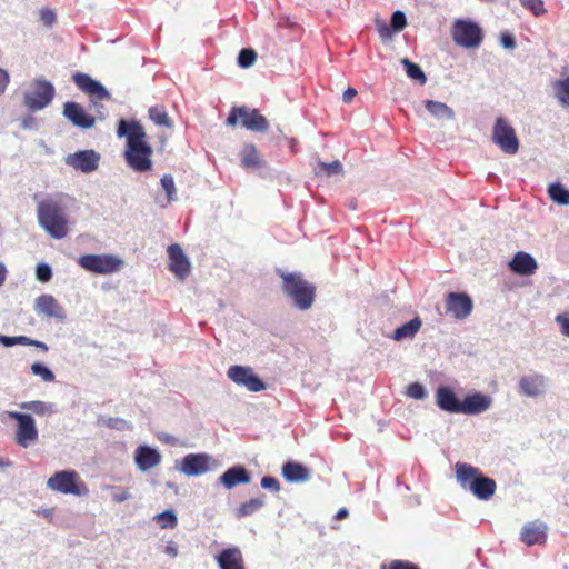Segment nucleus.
Returning a JSON list of instances; mask_svg holds the SVG:
<instances>
[{
  "mask_svg": "<svg viewBox=\"0 0 569 569\" xmlns=\"http://www.w3.org/2000/svg\"><path fill=\"white\" fill-rule=\"evenodd\" d=\"M117 136L126 139L123 157L128 167L134 172L150 171L153 149L147 141L143 126L136 119L121 118L117 124Z\"/></svg>",
  "mask_w": 569,
  "mask_h": 569,
  "instance_id": "f257e3e1",
  "label": "nucleus"
},
{
  "mask_svg": "<svg viewBox=\"0 0 569 569\" xmlns=\"http://www.w3.org/2000/svg\"><path fill=\"white\" fill-rule=\"evenodd\" d=\"M455 477L463 491L470 492L479 500L488 501L496 492L495 479L486 476L478 467L470 463L456 462Z\"/></svg>",
  "mask_w": 569,
  "mask_h": 569,
  "instance_id": "f03ea898",
  "label": "nucleus"
},
{
  "mask_svg": "<svg viewBox=\"0 0 569 569\" xmlns=\"http://www.w3.org/2000/svg\"><path fill=\"white\" fill-rule=\"evenodd\" d=\"M39 226L53 239H63L68 234L66 206L58 197H47L37 206Z\"/></svg>",
  "mask_w": 569,
  "mask_h": 569,
  "instance_id": "7ed1b4c3",
  "label": "nucleus"
},
{
  "mask_svg": "<svg viewBox=\"0 0 569 569\" xmlns=\"http://www.w3.org/2000/svg\"><path fill=\"white\" fill-rule=\"evenodd\" d=\"M282 280L281 290L290 303L298 310L310 309L316 299V287L303 278L301 272L276 269Z\"/></svg>",
  "mask_w": 569,
  "mask_h": 569,
  "instance_id": "20e7f679",
  "label": "nucleus"
},
{
  "mask_svg": "<svg viewBox=\"0 0 569 569\" xmlns=\"http://www.w3.org/2000/svg\"><path fill=\"white\" fill-rule=\"evenodd\" d=\"M72 80L83 93L89 96L90 108L94 110V112L99 116V119H106L108 110L101 103V101L111 99V94L107 88L100 81L93 79L90 74L84 72L73 73Z\"/></svg>",
  "mask_w": 569,
  "mask_h": 569,
  "instance_id": "39448f33",
  "label": "nucleus"
},
{
  "mask_svg": "<svg viewBox=\"0 0 569 569\" xmlns=\"http://www.w3.org/2000/svg\"><path fill=\"white\" fill-rule=\"evenodd\" d=\"M56 96V89L52 82L44 78H36L30 90L23 93V104L31 111L37 112L47 108Z\"/></svg>",
  "mask_w": 569,
  "mask_h": 569,
  "instance_id": "423d86ee",
  "label": "nucleus"
},
{
  "mask_svg": "<svg viewBox=\"0 0 569 569\" xmlns=\"http://www.w3.org/2000/svg\"><path fill=\"white\" fill-rule=\"evenodd\" d=\"M47 487L57 492L78 497L86 496L89 491L74 470L57 471L48 479Z\"/></svg>",
  "mask_w": 569,
  "mask_h": 569,
  "instance_id": "0eeeda50",
  "label": "nucleus"
},
{
  "mask_svg": "<svg viewBox=\"0 0 569 569\" xmlns=\"http://www.w3.org/2000/svg\"><path fill=\"white\" fill-rule=\"evenodd\" d=\"M453 41L466 49L478 48L483 40V31L479 23L458 19L451 30Z\"/></svg>",
  "mask_w": 569,
  "mask_h": 569,
  "instance_id": "6e6552de",
  "label": "nucleus"
},
{
  "mask_svg": "<svg viewBox=\"0 0 569 569\" xmlns=\"http://www.w3.org/2000/svg\"><path fill=\"white\" fill-rule=\"evenodd\" d=\"M123 260L113 254H83L78 259V264L87 271L109 274L119 271L123 266Z\"/></svg>",
  "mask_w": 569,
  "mask_h": 569,
  "instance_id": "1a4fd4ad",
  "label": "nucleus"
},
{
  "mask_svg": "<svg viewBox=\"0 0 569 569\" xmlns=\"http://www.w3.org/2000/svg\"><path fill=\"white\" fill-rule=\"evenodd\" d=\"M213 458L206 452L188 453L176 461V470L187 477H200L212 470Z\"/></svg>",
  "mask_w": 569,
  "mask_h": 569,
  "instance_id": "9d476101",
  "label": "nucleus"
},
{
  "mask_svg": "<svg viewBox=\"0 0 569 569\" xmlns=\"http://www.w3.org/2000/svg\"><path fill=\"white\" fill-rule=\"evenodd\" d=\"M8 416L17 421L16 441L20 447L28 448L38 440L39 432L31 415L9 411Z\"/></svg>",
  "mask_w": 569,
  "mask_h": 569,
  "instance_id": "9b49d317",
  "label": "nucleus"
},
{
  "mask_svg": "<svg viewBox=\"0 0 569 569\" xmlns=\"http://www.w3.org/2000/svg\"><path fill=\"white\" fill-rule=\"evenodd\" d=\"M492 141L507 154H516L519 150L516 131L502 117L497 118L493 124Z\"/></svg>",
  "mask_w": 569,
  "mask_h": 569,
  "instance_id": "f8f14e48",
  "label": "nucleus"
},
{
  "mask_svg": "<svg viewBox=\"0 0 569 569\" xmlns=\"http://www.w3.org/2000/svg\"><path fill=\"white\" fill-rule=\"evenodd\" d=\"M227 377L236 385L244 387L251 392L263 391L267 388V385L254 373L251 367L233 365L229 367Z\"/></svg>",
  "mask_w": 569,
  "mask_h": 569,
  "instance_id": "ddd939ff",
  "label": "nucleus"
},
{
  "mask_svg": "<svg viewBox=\"0 0 569 569\" xmlns=\"http://www.w3.org/2000/svg\"><path fill=\"white\" fill-rule=\"evenodd\" d=\"M100 153L93 149L79 150L74 153H69L64 158L67 166L83 173H91L96 171L100 162Z\"/></svg>",
  "mask_w": 569,
  "mask_h": 569,
  "instance_id": "4468645a",
  "label": "nucleus"
},
{
  "mask_svg": "<svg viewBox=\"0 0 569 569\" xmlns=\"http://www.w3.org/2000/svg\"><path fill=\"white\" fill-rule=\"evenodd\" d=\"M446 312L457 320L466 319L473 309L472 299L465 292H449L445 299Z\"/></svg>",
  "mask_w": 569,
  "mask_h": 569,
  "instance_id": "2eb2a0df",
  "label": "nucleus"
},
{
  "mask_svg": "<svg viewBox=\"0 0 569 569\" xmlns=\"http://www.w3.org/2000/svg\"><path fill=\"white\" fill-rule=\"evenodd\" d=\"M62 114L74 127L81 129H91L96 123V118L89 114L83 106L74 101L64 102Z\"/></svg>",
  "mask_w": 569,
  "mask_h": 569,
  "instance_id": "dca6fc26",
  "label": "nucleus"
},
{
  "mask_svg": "<svg viewBox=\"0 0 569 569\" xmlns=\"http://www.w3.org/2000/svg\"><path fill=\"white\" fill-rule=\"evenodd\" d=\"M549 379L542 373L522 376L518 382L519 392L529 398H537L546 392Z\"/></svg>",
  "mask_w": 569,
  "mask_h": 569,
  "instance_id": "f3484780",
  "label": "nucleus"
},
{
  "mask_svg": "<svg viewBox=\"0 0 569 569\" xmlns=\"http://www.w3.org/2000/svg\"><path fill=\"white\" fill-rule=\"evenodd\" d=\"M170 263L169 270L179 279L184 280L190 273V261L178 243H172L167 249Z\"/></svg>",
  "mask_w": 569,
  "mask_h": 569,
  "instance_id": "a211bd4d",
  "label": "nucleus"
},
{
  "mask_svg": "<svg viewBox=\"0 0 569 569\" xmlns=\"http://www.w3.org/2000/svg\"><path fill=\"white\" fill-rule=\"evenodd\" d=\"M492 403V398L489 395L473 391L466 395L461 401V413L468 416H476L487 411Z\"/></svg>",
  "mask_w": 569,
  "mask_h": 569,
  "instance_id": "6ab92c4d",
  "label": "nucleus"
},
{
  "mask_svg": "<svg viewBox=\"0 0 569 569\" xmlns=\"http://www.w3.org/2000/svg\"><path fill=\"white\" fill-rule=\"evenodd\" d=\"M547 530L548 527L543 521H530L522 527L520 540L528 547L542 545L547 539Z\"/></svg>",
  "mask_w": 569,
  "mask_h": 569,
  "instance_id": "aec40b11",
  "label": "nucleus"
},
{
  "mask_svg": "<svg viewBox=\"0 0 569 569\" xmlns=\"http://www.w3.org/2000/svg\"><path fill=\"white\" fill-rule=\"evenodd\" d=\"M134 462L140 471H148L160 465V451L148 445H140L134 450Z\"/></svg>",
  "mask_w": 569,
  "mask_h": 569,
  "instance_id": "412c9836",
  "label": "nucleus"
},
{
  "mask_svg": "<svg viewBox=\"0 0 569 569\" xmlns=\"http://www.w3.org/2000/svg\"><path fill=\"white\" fill-rule=\"evenodd\" d=\"M250 472L242 465H236L228 468L220 477L219 482L228 490L239 485L249 483Z\"/></svg>",
  "mask_w": 569,
  "mask_h": 569,
  "instance_id": "4be33fe9",
  "label": "nucleus"
},
{
  "mask_svg": "<svg viewBox=\"0 0 569 569\" xmlns=\"http://www.w3.org/2000/svg\"><path fill=\"white\" fill-rule=\"evenodd\" d=\"M436 403L442 411L461 413V401L450 387L440 386L437 388Z\"/></svg>",
  "mask_w": 569,
  "mask_h": 569,
  "instance_id": "5701e85b",
  "label": "nucleus"
},
{
  "mask_svg": "<svg viewBox=\"0 0 569 569\" xmlns=\"http://www.w3.org/2000/svg\"><path fill=\"white\" fill-rule=\"evenodd\" d=\"M219 569H246L240 548L228 547L214 556Z\"/></svg>",
  "mask_w": 569,
  "mask_h": 569,
  "instance_id": "b1692460",
  "label": "nucleus"
},
{
  "mask_svg": "<svg viewBox=\"0 0 569 569\" xmlns=\"http://www.w3.org/2000/svg\"><path fill=\"white\" fill-rule=\"evenodd\" d=\"M34 309L39 315L60 320L66 319L64 309L51 295H41L36 299Z\"/></svg>",
  "mask_w": 569,
  "mask_h": 569,
  "instance_id": "393cba45",
  "label": "nucleus"
},
{
  "mask_svg": "<svg viewBox=\"0 0 569 569\" xmlns=\"http://www.w3.org/2000/svg\"><path fill=\"white\" fill-rule=\"evenodd\" d=\"M509 267L517 274L531 276L538 269V263L530 253L519 251L510 261Z\"/></svg>",
  "mask_w": 569,
  "mask_h": 569,
  "instance_id": "a878e982",
  "label": "nucleus"
},
{
  "mask_svg": "<svg viewBox=\"0 0 569 569\" xmlns=\"http://www.w3.org/2000/svg\"><path fill=\"white\" fill-rule=\"evenodd\" d=\"M282 476L288 482L299 483L309 480L310 471L302 463L287 461L282 465Z\"/></svg>",
  "mask_w": 569,
  "mask_h": 569,
  "instance_id": "bb28decb",
  "label": "nucleus"
},
{
  "mask_svg": "<svg viewBox=\"0 0 569 569\" xmlns=\"http://www.w3.org/2000/svg\"><path fill=\"white\" fill-rule=\"evenodd\" d=\"M422 326L421 319L417 316L408 322L399 326L388 337L395 341L412 340Z\"/></svg>",
  "mask_w": 569,
  "mask_h": 569,
  "instance_id": "cd10ccee",
  "label": "nucleus"
},
{
  "mask_svg": "<svg viewBox=\"0 0 569 569\" xmlns=\"http://www.w3.org/2000/svg\"><path fill=\"white\" fill-rule=\"evenodd\" d=\"M160 183H161V188L166 192V197L163 199L157 198L156 202L161 208H166L170 203L178 200L177 188H176V183H174V179H173L172 174H169V173L162 176Z\"/></svg>",
  "mask_w": 569,
  "mask_h": 569,
  "instance_id": "c85d7f7f",
  "label": "nucleus"
},
{
  "mask_svg": "<svg viewBox=\"0 0 569 569\" xmlns=\"http://www.w3.org/2000/svg\"><path fill=\"white\" fill-rule=\"evenodd\" d=\"M425 107L438 120H452L455 118L453 110L443 102L426 100Z\"/></svg>",
  "mask_w": 569,
  "mask_h": 569,
  "instance_id": "c756f323",
  "label": "nucleus"
},
{
  "mask_svg": "<svg viewBox=\"0 0 569 569\" xmlns=\"http://www.w3.org/2000/svg\"><path fill=\"white\" fill-rule=\"evenodd\" d=\"M243 128L253 132H266L269 129V122L257 109H252L249 120L243 121Z\"/></svg>",
  "mask_w": 569,
  "mask_h": 569,
  "instance_id": "7c9ffc66",
  "label": "nucleus"
},
{
  "mask_svg": "<svg viewBox=\"0 0 569 569\" xmlns=\"http://www.w3.org/2000/svg\"><path fill=\"white\" fill-rule=\"evenodd\" d=\"M241 163L244 168H259L262 160L254 144H246L241 151Z\"/></svg>",
  "mask_w": 569,
  "mask_h": 569,
  "instance_id": "2f4dec72",
  "label": "nucleus"
},
{
  "mask_svg": "<svg viewBox=\"0 0 569 569\" xmlns=\"http://www.w3.org/2000/svg\"><path fill=\"white\" fill-rule=\"evenodd\" d=\"M548 196L550 199L560 206L569 204V189L560 182H553L548 187Z\"/></svg>",
  "mask_w": 569,
  "mask_h": 569,
  "instance_id": "473e14b6",
  "label": "nucleus"
},
{
  "mask_svg": "<svg viewBox=\"0 0 569 569\" xmlns=\"http://www.w3.org/2000/svg\"><path fill=\"white\" fill-rule=\"evenodd\" d=\"M266 503L264 496L260 495L259 497L251 498L248 501L240 505L237 509V517L242 518L247 516L253 515L260 508H262Z\"/></svg>",
  "mask_w": 569,
  "mask_h": 569,
  "instance_id": "72a5a7b5",
  "label": "nucleus"
},
{
  "mask_svg": "<svg viewBox=\"0 0 569 569\" xmlns=\"http://www.w3.org/2000/svg\"><path fill=\"white\" fill-rule=\"evenodd\" d=\"M343 171V166L339 160H335L332 162H318V167L315 169L316 176L319 177H332L340 174Z\"/></svg>",
  "mask_w": 569,
  "mask_h": 569,
  "instance_id": "f704fd0d",
  "label": "nucleus"
},
{
  "mask_svg": "<svg viewBox=\"0 0 569 569\" xmlns=\"http://www.w3.org/2000/svg\"><path fill=\"white\" fill-rule=\"evenodd\" d=\"M149 119L157 126H162L167 128L172 127V122L168 116V112L166 111L164 107L162 106H153L149 108L148 111Z\"/></svg>",
  "mask_w": 569,
  "mask_h": 569,
  "instance_id": "c9c22d12",
  "label": "nucleus"
},
{
  "mask_svg": "<svg viewBox=\"0 0 569 569\" xmlns=\"http://www.w3.org/2000/svg\"><path fill=\"white\" fill-rule=\"evenodd\" d=\"M401 62L410 79L419 82L420 84H425L427 82V76L419 64L410 61L408 58H403Z\"/></svg>",
  "mask_w": 569,
  "mask_h": 569,
  "instance_id": "e433bc0d",
  "label": "nucleus"
},
{
  "mask_svg": "<svg viewBox=\"0 0 569 569\" xmlns=\"http://www.w3.org/2000/svg\"><path fill=\"white\" fill-rule=\"evenodd\" d=\"M21 409L32 411L37 415L53 412V405L40 400L24 401L19 405Z\"/></svg>",
  "mask_w": 569,
  "mask_h": 569,
  "instance_id": "4c0bfd02",
  "label": "nucleus"
},
{
  "mask_svg": "<svg viewBox=\"0 0 569 569\" xmlns=\"http://www.w3.org/2000/svg\"><path fill=\"white\" fill-rule=\"evenodd\" d=\"M555 96L563 107H569V76L555 83Z\"/></svg>",
  "mask_w": 569,
  "mask_h": 569,
  "instance_id": "58836bf2",
  "label": "nucleus"
},
{
  "mask_svg": "<svg viewBox=\"0 0 569 569\" xmlns=\"http://www.w3.org/2000/svg\"><path fill=\"white\" fill-rule=\"evenodd\" d=\"M257 60V53L252 48H242L237 58L238 66L247 69L253 66Z\"/></svg>",
  "mask_w": 569,
  "mask_h": 569,
  "instance_id": "ea45409f",
  "label": "nucleus"
},
{
  "mask_svg": "<svg viewBox=\"0 0 569 569\" xmlns=\"http://www.w3.org/2000/svg\"><path fill=\"white\" fill-rule=\"evenodd\" d=\"M31 372L34 376H39L46 382L54 381V373L52 370L42 362H34L31 365Z\"/></svg>",
  "mask_w": 569,
  "mask_h": 569,
  "instance_id": "a19ab883",
  "label": "nucleus"
},
{
  "mask_svg": "<svg viewBox=\"0 0 569 569\" xmlns=\"http://www.w3.org/2000/svg\"><path fill=\"white\" fill-rule=\"evenodd\" d=\"M158 522L161 523V528L163 529H172L177 526L178 519L176 513L172 510H166L156 516Z\"/></svg>",
  "mask_w": 569,
  "mask_h": 569,
  "instance_id": "79ce46f5",
  "label": "nucleus"
},
{
  "mask_svg": "<svg viewBox=\"0 0 569 569\" xmlns=\"http://www.w3.org/2000/svg\"><path fill=\"white\" fill-rule=\"evenodd\" d=\"M407 26V18L403 11L397 10L392 13L390 19V27L395 32L402 31Z\"/></svg>",
  "mask_w": 569,
  "mask_h": 569,
  "instance_id": "37998d69",
  "label": "nucleus"
},
{
  "mask_svg": "<svg viewBox=\"0 0 569 569\" xmlns=\"http://www.w3.org/2000/svg\"><path fill=\"white\" fill-rule=\"evenodd\" d=\"M36 278L42 283L49 282L52 278V268L47 262L38 263L36 268Z\"/></svg>",
  "mask_w": 569,
  "mask_h": 569,
  "instance_id": "c03bdc74",
  "label": "nucleus"
},
{
  "mask_svg": "<svg viewBox=\"0 0 569 569\" xmlns=\"http://www.w3.org/2000/svg\"><path fill=\"white\" fill-rule=\"evenodd\" d=\"M407 396L416 400H423L427 397V391L420 382H412L407 387Z\"/></svg>",
  "mask_w": 569,
  "mask_h": 569,
  "instance_id": "a18cd8bd",
  "label": "nucleus"
},
{
  "mask_svg": "<svg viewBox=\"0 0 569 569\" xmlns=\"http://www.w3.org/2000/svg\"><path fill=\"white\" fill-rule=\"evenodd\" d=\"M521 6L530 10L536 17H539L546 12L542 0H519Z\"/></svg>",
  "mask_w": 569,
  "mask_h": 569,
  "instance_id": "49530a36",
  "label": "nucleus"
},
{
  "mask_svg": "<svg viewBox=\"0 0 569 569\" xmlns=\"http://www.w3.org/2000/svg\"><path fill=\"white\" fill-rule=\"evenodd\" d=\"M39 20L44 27L51 28L57 22V14L50 8H42L39 11Z\"/></svg>",
  "mask_w": 569,
  "mask_h": 569,
  "instance_id": "de8ad7c7",
  "label": "nucleus"
},
{
  "mask_svg": "<svg viewBox=\"0 0 569 569\" xmlns=\"http://www.w3.org/2000/svg\"><path fill=\"white\" fill-rule=\"evenodd\" d=\"M26 336H13V337H10V336H6V335H1L0 333V345L3 346V347H13L16 345H21V346H24V342H26Z\"/></svg>",
  "mask_w": 569,
  "mask_h": 569,
  "instance_id": "09e8293b",
  "label": "nucleus"
},
{
  "mask_svg": "<svg viewBox=\"0 0 569 569\" xmlns=\"http://www.w3.org/2000/svg\"><path fill=\"white\" fill-rule=\"evenodd\" d=\"M382 569H421L417 563L411 562L409 560H392L388 565V567L382 566Z\"/></svg>",
  "mask_w": 569,
  "mask_h": 569,
  "instance_id": "8fccbe9b",
  "label": "nucleus"
},
{
  "mask_svg": "<svg viewBox=\"0 0 569 569\" xmlns=\"http://www.w3.org/2000/svg\"><path fill=\"white\" fill-rule=\"evenodd\" d=\"M261 487L266 490H270L272 492L280 491V482L276 477L264 476L261 478Z\"/></svg>",
  "mask_w": 569,
  "mask_h": 569,
  "instance_id": "3c124183",
  "label": "nucleus"
},
{
  "mask_svg": "<svg viewBox=\"0 0 569 569\" xmlns=\"http://www.w3.org/2000/svg\"><path fill=\"white\" fill-rule=\"evenodd\" d=\"M555 321L560 326L561 333L569 337V312L557 315Z\"/></svg>",
  "mask_w": 569,
  "mask_h": 569,
  "instance_id": "603ef678",
  "label": "nucleus"
},
{
  "mask_svg": "<svg viewBox=\"0 0 569 569\" xmlns=\"http://www.w3.org/2000/svg\"><path fill=\"white\" fill-rule=\"evenodd\" d=\"M500 43L503 48L509 50H513L517 46L516 39L510 32L501 33Z\"/></svg>",
  "mask_w": 569,
  "mask_h": 569,
  "instance_id": "864d4df0",
  "label": "nucleus"
},
{
  "mask_svg": "<svg viewBox=\"0 0 569 569\" xmlns=\"http://www.w3.org/2000/svg\"><path fill=\"white\" fill-rule=\"evenodd\" d=\"M111 497L114 502H123L130 499L131 495L128 489L117 488Z\"/></svg>",
  "mask_w": 569,
  "mask_h": 569,
  "instance_id": "5fc2aeb1",
  "label": "nucleus"
},
{
  "mask_svg": "<svg viewBox=\"0 0 569 569\" xmlns=\"http://www.w3.org/2000/svg\"><path fill=\"white\" fill-rule=\"evenodd\" d=\"M240 117V108L239 107H233L229 114H228V118L226 120V123L227 126H230V127H234L238 121H239V118Z\"/></svg>",
  "mask_w": 569,
  "mask_h": 569,
  "instance_id": "6e6d98bb",
  "label": "nucleus"
},
{
  "mask_svg": "<svg viewBox=\"0 0 569 569\" xmlns=\"http://www.w3.org/2000/svg\"><path fill=\"white\" fill-rule=\"evenodd\" d=\"M10 83V76L9 72L0 68V96L3 94Z\"/></svg>",
  "mask_w": 569,
  "mask_h": 569,
  "instance_id": "4d7b16f0",
  "label": "nucleus"
},
{
  "mask_svg": "<svg viewBox=\"0 0 569 569\" xmlns=\"http://www.w3.org/2000/svg\"><path fill=\"white\" fill-rule=\"evenodd\" d=\"M107 425L108 427L117 430H123L128 428V422L121 418H110Z\"/></svg>",
  "mask_w": 569,
  "mask_h": 569,
  "instance_id": "13d9d810",
  "label": "nucleus"
},
{
  "mask_svg": "<svg viewBox=\"0 0 569 569\" xmlns=\"http://www.w3.org/2000/svg\"><path fill=\"white\" fill-rule=\"evenodd\" d=\"M26 340L27 341L24 342V346H33V347L40 349L43 352H47L49 350L48 346L44 342L40 341V340H33V339H31V338H29L27 336H26Z\"/></svg>",
  "mask_w": 569,
  "mask_h": 569,
  "instance_id": "bf43d9fd",
  "label": "nucleus"
},
{
  "mask_svg": "<svg viewBox=\"0 0 569 569\" xmlns=\"http://www.w3.org/2000/svg\"><path fill=\"white\" fill-rule=\"evenodd\" d=\"M164 552L169 555L172 558H176L178 556V548L174 545L173 541H169L164 548Z\"/></svg>",
  "mask_w": 569,
  "mask_h": 569,
  "instance_id": "052dcab7",
  "label": "nucleus"
},
{
  "mask_svg": "<svg viewBox=\"0 0 569 569\" xmlns=\"http://www.w3.org/2000/svg\"><path fill=\"white\" fill-rule=\"evenodd\" d=\"M240 108V120H241V123L243 124V121H248L250 116H251V110L252 109H249L248 107L246 106H242V107H239Z\"/></svg>",
  "mask_w": 569,
  "mask_h": 569,
  "instance_id": "680f3d73",
  "label": "nucleus"
},
{
  "mask_svg": "<svg viewBox=\"0 0 569 569\" xmlns=\"http://www.w3.org/2000/svg\"><path fill=\"white\" fill-rule=\"evenodd\" d=\"M356 94H357L356 89L348 88L347 90H345V92L342 94L343 102H346V103L350 102Z\"/></svg>",
  "mask_w": 569,
  "mask_h": 569,
  "instance_id": "e2e57ef3",
  "label": "nucleus"
},
{
  "mask_svg": "<svg viewBox=\"0 0 569 569\" xmlns=\"http://www.w3.org/2000/svg\"><path fill=\"white\" fill-rule=\"evenodd\" d=\"M36 124V119L32 116H28L23 118L21 127L23 129H33Z\"/></svg>",
  "mask_w": 569,
  "mask_h": 569,
  "instance_id": "0e129e2a",
  "label": "nucleus"
},
{
  "mask_svg": "<svg viewBox=\"0 0 569 569\" xmlns=\"http://www.w3.org/2000/svg\"><path fill=\"white\" fill-rule=\"evenodd\" d=\"M8 270L3 262L0 261V286H2L7 279Z\"/></svg>",
  "mask_w": 569,
  "mask_h": 569,
  "instance_id": "69168bd1",
  "label": "nucleus"
},
{
  "mask_svg": "<svg viewBox=\"0 0 569 569\" xmlns=\"http://www.w3.org/2000/svg\"><path fill=\"white\" fill-rule=\"evenodd\" d=\"M348 515H349L348 509H347V508H341V509H339V510H338V512L336 513L335 519H336V520H342V519L347 518V517H348Z\"/></svg>",
  "mask_w": 569,
  "mask_h": 569,
  "instance_id": "338daca9",
  "label": "nucleus"
},
{
  "mask_svg": "<svg viewBox=\"0 0 569 569\" xmlns=\"http://www.w3.org/2000/svg\"><path fill=\"white\" fill-rule=\"evenodd\" d=\"M10 465L9 461H4L3 459H0V468L8 467Z\"/></svg>",
  "mask_w": 569,
  "mask_h": 569,
  "instance_id": "774afa93",
  "label": "nucleus"
}]
</instances>
